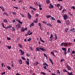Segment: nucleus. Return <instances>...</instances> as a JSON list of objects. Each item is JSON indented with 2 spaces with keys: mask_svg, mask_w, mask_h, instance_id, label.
I'll return each instance as SVG.
<instances>
[{
  "mask_svg": "<svg viewBox=\"0 0 75 75\" xmlns=\"http://www.w3.org/2000/svg\"><path fill=\"white\" fill-rule=\"evenodd\" d=\"M20 27H21V26H20V24L19 23H18L16 26V28L19 29Z\"/></svg>",
  "mask_w": 75,
  "mask_h": 75,
  "instance_id": "obj_1",
  "label": "nucleus"
},
{
  "mask_svg": "<svg viewBox=\"0 0 75 75\" xmlns=\"http://www.w3.org/2000/svg\"><path fill=\"white\" fill-rule=\"evenodd\" d=\"M75 28H73L72 29H71L69 31V32L71 33H74V32L75 31Z\"/></svg>",
  "mask_w": 75,
  "mask_h": 75,
  "instance_id": "obj_2",
  "label": "nucleus"
},
{
  "mask_svg": "<svg viewBox=\"0 0 75 75\" xmlns=\"http://www.w3.org/2000/svg\"><path fill=\"white\" fill-rule=\"evenodd\" d=\"M28 15L29 18V19H31V15L29 13H28Z\"/></svg>",
  "mask_w": 75,
  "mask_h": 75,
  "instance_id": "obj_3",
  "label": "nucleus"
},
{
  "mask_svg": "<svg viewBox=\"0 0 75 75\" xmlns=\"http://www.w3.org/2000/svg\"><path fill=\"white\" fill-rule=\"evenodd\" d=\"M69 20L67 19V20L66 21V25L67 26L69 24Z\"/></svg>",
  "mask_w": 75,
  "mask_h": 75,
  "instance_id": "obj_4",
  "label": "nucleus"
},
{
  "mask_svg": "<svg viewBox=\"0 0 75 75\" xmlns=\"http://www.w3.org/2000/svg\"><path fill=\"white\" fill-rule=\"evenodd\" d=\"M49 8H54V6L53 5H52L51 4H50V6H49Z\"/></svg>",
  "mask_w": 75,
  "mask_h": 75,
  "instance_id": "obj_5",
  "label": "nucleus"
},
{
  "mask_svg": "<svg viewBox=\"0 0 75 75\" xmlns=\"http://www.w3.org/2000/svg\"><path fill=\"white\" fill-rule=\"evenodd\" d=\"M19 51H20L21 52V55H24V51H23V50H19Z\"/></svg>",
  "mask_w": 75,
  "mask_h": 75,
  "instance_id": "obj_6",
  "label": "nucleus"
},
{
  "mask_svg": "<svg viewBox=\"0 0 75 75\" xmlns=\"http://www.w3.org/2000/svg\"><path fill=\"white\" fill-rule=\"evenodd\" d=\"M50 38L51 39V40L50 39V41H52V40L53 39V35L52 34H51V35Z\"/></svg>",
  "mask_w": 75,
  "mask_h": 75,
  "instance_id": "obj_7",
  "label": "nucleus"
},
{
  "mask_svg": "<svg viewBox=\"0 0 75 75\" xmlns=\"http://www.w3.org/2000/svg\"><path fill=\"white\" fill-rule=\"evenodd\" d=\"M67 68L69 71H71V67L69 65H67Z\"/></svg>",
  "mask_w": 75,
  "mask_h": 75,
  "instance_id": "obj_8",
  "label": "nucleus"
},
{
  "mask_svg": "<svg viewBox=\"0 0 75 75\" xmlns=\"http://www.w3.org/2000/svg\"><path fill=\"white\" fill-rule=\"evenodd\" d=\"M40 49L41 50H42V51H46V50L44 49V48L42 47V48H40Z\"/></svg>",
  "mask_w": 75,
  "mask_h": 75,
  "instance_id": "obj_9",
  "label": "nucleus"
},
{
  "mask_svg": "<svg viewBox=\"0 0 75 75\" xmlns=\"http://www.w3.org/2000/svg\"><path fill=\"white\" fill-rule=\"evenodd\" d=\"M64 19H67L68 18V16L67 15H65L64 16Z\"/></svg>",
  "mask_w": 75,
  "mask_h": 75,
  "instance_id": "obj_10",
  "label": "nucleus"
},
{
  "mask_svg": "<svg viewBox=\"0 0 75 75\" xmlns=\"http://www.w3.org/2000/svg\"><path fill=\"white\" fill-rule=\"evenodd\" d=\"M64 45L65 46V47H67L68 46V44L67 43L64 42Z\"/></svg>",
  "mask_w": 75,
  "mask_h": 75,
  "instance_id": "obj_11",
  "label": "nucleus"
},
{
  "mask_svg": "<svg viewBox=\"0 0 75 75\" xmlns=\"http://www.w3.org/2000/svg\"><path fill=\"white\" fill-rule=\"evenodd\" d=\"M18 62H19L20 64H23L22 60H21V59H20L19 60H18Z\"/></svg>",
  "mask_w": 75,
  "mask_h": 75,
  "instance_id": "obj_12",
  "label": "nucleus"
},
{
  "mask_svg": "<svg viewBox=\"0 0 75 75\" xmlns=\"http://www.w3.org/2000/svg\"><path fill=\"white\" fill-rule=\"evenodd\" d=\"M25 31V29L23 28L22 27L21 29V32H24Z\"/></svg>",
  "mask_w": 75,
  "mask_h": 75,
  "instance_id": "obj_13",
  "label": "nucleus"
},
{
  "mask_svg": "<svg viewBox=\"0 0 75 75\" xmlns=\"http://www.w3.org/2000/svg\"><path fill=\"white\" fill-rule=\"evenodd\" d=\"M49 60H50V62L52 63V65H53L54 64V63L52 62V59H51L50 58H49Z\"/></svg>",
  "mask_w": 75,
  "mask_h": 75,
  "instance_id": "obj_14",
  "label": "nucleus"
},
{
  "mask_svg": "<svg viewBox=\"0 0 75 75\" xmlns=\"http://www.w3.org/2000/svg\"><path fill=\"white\" fill-rule=\"evenodd\" d=\"M67 73H68V75H74L73 74L72 72H71V73H70L68 72H67Z\"/></svg>",
  "mask_w": 75,
  "mask_h": 75,
  "instance_id": "obj_15",
  "label": "nucleus"
},
{
  "mask_svg": "<svg viewBox=\"0 0 75 75\" xmlns=\"http://www.w3.org/2000/svg\"><path fill=\"white\" fill-rule=\"evenodd\" d=\"M46 17L47 18H51V15H48L46 16Z\"/></svg>",
  "mask_w": 75,
  "mask_h": 75,
  "instance_id": "obj_16",
  "label": "nucleus"
},
{
  "mask_svg": "<svg viewBox=\"0 0 75 75\" xmlns=\"http://www.w3.org/2000/svg\"><path fill=\"white\" fill-rule=\"evenodd\" d=\"M40 39L41 41H42V42H43V43H45V41H44V40H42L41 39V37L40 38Z\"/></svg>",
  "mask_w": 75,
  "mask_h": 75,
  "instance_id": "obj_17",
  "label": "nucleus"
},
{
  "mask_svg": "<svg viewBox=\"0 0 75 75\" xmlns=\"http://www.w3.org/2000/svg\"><path fill=\"white\" fill-rule=\"evenodd\" d=\"M40 48H39L38 47H37L36 48V50L38 51H40Z\"/></svg>",
  "mask_w": 75,
  "mask_h": 75,
  "instance_id": "obj_18",
  "label": "nucleus"
},
{
  "mask_svg": "<svg viewBox=\"0 0 75 75\" xmlns=\"http://www.w3.org/2000/svg\"><path fill=\"white\" fill-rule=\"evenodd\" d=\"M50 3V0H47L46 1V3L47 4H48V3Z\"/></svg>",
  "mask_w": 75,
  "mask_h": 75,
  "instance_id": "obj_19",
  "label": "nucleus"
},
{
  "mask_svg": "<svg viewBox=\"0 0 75 75\" xmlns=\"http://www.w3.org/2000/svg\"><path fill=\"white\" fill-rule=\"evenodd\" d=\"M63 71L64 72H68V71H67V70L65 69H64L63 70Z\"/></svg>",
  "mask_w": 75,
  "mask_h": 75,
  "instance_id": "obj_20",
  "label": "nucleus"
},
{
  "mask_svg": "<svg viewBox=\"0 0 75 75\" xmlns=\"http://www.w3.org/2000/svg\"><path fill=\"white\" fill-rule=\"evenodd\" d=\"M7 68H8V69H9V70H11V68L9 66L7 67Z\"/></svg>",
  "mask_w": 75,
  "mask_h": 75,
  "instance_id": "obj_21",
  "label": "nucleus"
},
{
  "mask_svg": "<svg viewBox=\"0 0 75 75\" xmlns=\"http://www.w3.org/2000/svg\"><path fill=\"white\" fill-rule=\"evenodd\" d=\"M12 31H15V28H14V27L12 28Z\"/></svg>",
  "mask_w": 75,
  "mask_h": 75,
  "instance_id": "obj_22",
  "label": "nucleus"
},
{
  "mask_svg": "<svg viewBox=\"0 0 75 75\" xmlns=\"http://www.w3.org/2000/svg\"><path fill=\"white\" fill-rule=\"evenodd\" d=\"M68 28H66V29H65V32H66V33H67V32H68Z\"/></svg>",
  "mask_w": 75,
  "mask_h": 75,
  "instance_id": "obj_23",
  "label": "nucleus"
},
{
  "mask_svg": "<svg viewBox=\"0 0 75 75\" xmlns=\"http://www.w3.org/2000/svg\"><path fill=\"white\" fill-rule=\"evenodd\" d=\"M55 40H56L57 39V35H56V34H55Z\"/></svg>",
  "mask_w": 75,
  "mask_h": 75,
  "instance_id": "obj_24",
  "label": "nucleus"
},
{
  "mask_svg": "<svg viewBox=\"0 0 75 75\" xmlns=\"http://www.w3.org/2000/svg\"><path fill=\"white\" fill-rule=\"evenodd\" d=\"M57 22L58 23H61V22L59 20H58L57 21Z\"/></svg>",
  "mask_w": 75,
  "mask_h": 75,
  "instance_id": "obj_25",
  "label": "nucleus"
},
{
  "mask_svg": "<svg viewBox=\"0 0 75 75\" xmlns=\"http://www.w3.org/2000/svg\"><path fill=\"white\" fill-rule=\"evenodd\" d=\"M40 73L41 74H43V75H46V73L44 72H41Z\"/></svg>",
  "mask_w": 75,
  "mask_h": 75,
  "instance_id": "obj_26",
  "label": "nucleus"
},
{
  "mask_svg": "<svg viewBox=\"0 0 75 75\" xmlns=\"http://www.w3.org/2000/svg\"><path fill=\"white\" fill-rule=\"evenodd\" d=\"M26 64L28 65H29V62H27V61H25Z\"/></svg>",
  "mask_w": 75,
  "mask_h": 75,
  "instance_id": "obj_27",
  "label": "nucleus"
},
{
  "mask_svg": "<svg viewBox=\"0 0 75 75\" xmlns=\"http://www.w3.org/2000/svg\"><path fill=\"white\" fill-rule=\"evenodd\" d=\"M38 25L39 26L40 28H41V23H39Z\"/></svg>",
  "mask_w": 75,
  "mask_h": 75,
  "instance_id": "obj_28",
  "label": "nucleus"
},
{
  "mask_svg": "<svg viewBox=\"0 0 75 75\" xmlns=\"http://www.w3.org/2000/svg\"><path fill=\"white\" fill-rule=\"evenodd\" d=\"M4 21L5 22V23H8L6 19H4Z\"/></svg>",
  "mask_w": 75,
  "mask_h": 75,
  "instance_id": "obj_29",
  "label": "nucleus"
},
{
  "mask_svg": "<svg viewBox=\"0 0 75 75\" xmlns=\"http://www.w3.org/2000/svg\"><path fill=\"white\" fill-rule=\"evenodd\" d=\"M12 14L14 15H15V16H16V13L14 12H13Z\"/></svg>",
  "mask_w": 75,
  "mask_h": 75,
  "instance_id": "obj_30",
  "label": "nucleus"
},
{
  "mask_svg": "<svg viewBox=\"0 0 75 75\" xmlns=\"http://www.w3.org/2000/svg\"><path fill=\"white\" fill-rule=\"evenodd\" d=\"M7 47H8V49H11V46H7Z\"/></svg>",
  "mask_w": 75,
  "mask_h": 75,
  "instance_id": "obj_31",
  "label": "nucleus"
},
{
  "mask_svg": "<svg viewBox=\"0 0 75 75\" xmlns=\"http://www.w3.org/2000/svg\"><path fill=\"white\" fill-rule=\"evenodd\" d=\"M59 6H60V4H57V7L58 8V7H59Z\"/></svg>",
  "mask_w": 75,
  "mask_h": 75,
  "instance_id": "obj_32",
  "label": "nucleus"
},
{
  "mask_svg": "<svg viewBox=\"0 0 75 75\" xmlns=\"http://www.w3.org/2000/svg\"><path fill=\"white\" fill-rule=\"evenodd\" d=\"M71 8H73V10H75V7L74 6H73Z\"/></svg>",
  "mask_w": 75,
  "mask_h": 75,
  "instance_id": "obj_33",
  "label": "nucleus"
},
{
  "mask_svg": "<svg viewBox=\"0 0 75 75\" xmlns=\"http://www.w3.org/2000/svg\"><path fill=\"white\" fill-rule=\"evenodd\" d=\"M21 58L23 60H25V58H24V57H22Z\"/></svg>",
  "mask_w": 75,
  "mask_h": 75,
  "instance_id": "obj_34",
  "label": "nucleus"
},
{
  "mask_svg": "<svg viewBox=\"0 0 75 75\" xmlns=\"http://www.w3.org/2000/svg\"><path fill=\"white\" fill-rule=\"evenodd\" d=\"M69 15H70L71 16H73V15H72V14H71V13L70 12H69Z\"/></svg>",
  "mask_w": 75,
  "mask_h": 75,
  "instance_id": "obj_35",
  "label": "nucleus"
},
{
  "mask_svg": "<svg viewBox=\"0 0 75 75\" xmlns=\"http://www.w3.org/2000/svg\"><path fill=\"white\" fill-rule=\"evenodd\" d=\"M34 4H35V5H37L38 4V3L37 2H35L34 3Z\"/></svg>",
  "mask_w": 75,
  "mask_h": 75,
  "instance_id": "obj_36",
  "label": "nucleus"
},
{
  "mask_svg": "<svg viewBox=\"0 0 75 75\" xmlns=\"http://www.w3.org/2000/svg\"><path fill=\"white\" fill-rule=\"evenodd\" d=\"M31 39L30 38L28 39V42L29 41H31Z\"/></svg>",
  "mask_w": 75,
  "mask_h": 75,
  "instance_id": "obj_37",
  "label": "nucleus"
},
{
  "mask_svg": "<svg viewBox=\"0 0 75 75\" xmlns=\"http://www.w3.org/2000/svg\"><path fill=\"white\" fill-rule=\"evenodd\" d=\"M7 40H11L10 38H9L8 37H7Z\"/></svg>",
  "mask_w": 75,
  "mask_h": 75,
  "instance_id": "obj_38",
  "label": "nucleus"
},
{
  "mask_svg": "<svg viewBox=\"0 0 75 75\" xmlns=\"http://www.w3.org/2000/svg\"><path fill=\"white\" fill-rule=\"evenodd\" d=\"M64 60H64V59H61V60H60V62H62V61H64Z\"/></svg>",
  "mask_w": 75,
  "mask_h": 75,
  "instance_id": "obj_39",
  "label": "nucleus"
},
{
  "mask_svg": "<svg viewBox=\"0 0 75 75\" xmlns=\"http://www.w3.org/2000/svg\"><path fill=\"white\" fill-rule=\"evenodd\" d=\"M60 8L59 9V10H61L62 9V6H60Z\"/></svg>",
  "mask_w": 75,
  "mask_h": 75,
  "instance_id": "obj_40",
  "label": "nucleus"
},
{
  "mask_svg": "<svg viewBox=\"0 0 75 75\" xmlns=\"http://www.w3.org/2000/svg\"><path fill=\"white\" fill-rule=\"evenodd\" d=\"M47 69V71L49 72H51V71H50V69Z\"/></svg>",
  "mask_w": 75,
  "mask_h": 75,
  "instance_id": "obj_41",
  "label": "nucleus"
},
{
  "mask_svg": "<svg viewBox=\"0 0 75 75\" xmlns=\"http://www.w3.org/2000/svg\"><path fill=\"white\" fill-rule=\"evenodd\" d=\"M47 25H50V27H52V25H51V24H50V23H48V24H47Z\"/></svg>",
  "mask_w": 75,
  "mask_h": 75,
  "instance_id": "obj_42",
  "label": "nucleus"
},
{
  "mask_svg": "<svg viewBox=\"0 0 75 75\" xmlns=\"http://www.w3.org/2000/svg\"><path fill=\"white\" fill-rule=\"evenodd\" d=\"M35 16L36 17H38V14L37 13H36L35 14Z\"/></svg>",
  "mask_w": 75,
  "mask_h": 75,
  "instance_id": "obj_43",
  "label": "nucleus"
},
{
  "mask_svg": "<svg viewBox=\"0 0 75 75\" xmlns=\"http://www.w3.org/2000/svg\"><path fill=\"white\" fill-rule=\"evenodd\" d=\"M4 74H6V72H3V73H1V75H4Z\"/></svg>",
  "mask_w": 75,
  "mask_h": 75,
  "instance_id": "obj_44",
  "label": "nucleus"
},
{
  "mask_svg": "<svg viewBox=\"0 0 75 75\" xmlns=\"http://www.w3.org/2000/svg\"><path fill=\"white\" fill-rule=\"evenodd\" d=\"M19 46L20 48H22V46L21 45H19Z\"/></svg>",
  "mask_w": 75,
  "mask_h": 75,
  "instance_id": "obj_45",
  "label": "nucleus"
},
{
  "mask_svg": "<svg viewBox=\"0 0 75 75\" xmlns=\"http://www.w3.org/2000/svg\"><path fill=\"white\" fill-rule=\"evenodd\" d=\"M44 55L45 56V57H46V58H47V55H46L45 53H44Z\"/></svg>",
  "mask_w": 75,
  "mask_h": 75,
  "instance_id": "obj_46",
  "label": "nucleus"
},
{
  "mask_svg": "<svg viewBox=\"0 0 75 75\" xmlns=\"http://www.w3.org/2000/svg\"><path fill=\"white\" fill-rule=\"evenodd\" d=\"M43 68H44L45 69H46L47 68V67H46V66H44V67H43Z\"/></svg>",
  "mask_w": 75,
  "mask_h": 75,
  "instance_id": "obj_47",
  "label": "nucleus"
},
{
  "mask_svg": "<svg viewBox=\"0 0 75 75\" xmlns=\"http://www.w3.org/2000/svg\"><path fill=\"white\" fill-rule=\"evenodd\" d=\"M66 49V48H62V50H63V51H65V50Z\"/></svg>",
  "mask_w": 75,
  "mask_h": 75,
  "instance_id": "obj_48",
  "label": "nucleus"
},
{
  "mask_svg": "<svg viewBox=\"0 0 75 75\" xmlns=\"http://www.w3.org/2000/svg\"><path fill=\"white\" fill-rule=\"evenodd\" d=\"M3 15H7V13H6V12H4V13H3Z\"/></svg>",
  "mask_w": 75,
  "mask_h": 75,
  "instance_id": "obj_49",
  "label": "nucleus"
},
{
  "mask_svg": "<svg viewBox=\"0 0 75 75\" xmlns=\"http://www.w3.org/2000/svg\"><path fill=\"white\" fill-rule=\"evenodd\" d=\"M33 23H37V22H38V21H33Z\"/></svg>",
  "mask_w": 75,
  "mask_h": 75,
  "instance_id": "obj_50",
  "label": "nucleus"
},
{
  "mask_svg": "<svg viewBox=\"0 0 75 75\" xmlns=\"http://www.w3.org/2000/svg\"><path fill=\"white\" fill-rule=\"evenodd\" d=\"M31 25H32V26H33L34 25V24L33 23H32V24H31Z\"/></svg>",
  "mask_w": 75,
  "mask_h": 75,
  "instance_id": "obj_51",
  "label": "nucleus"
},
{
  "mask_svg": "<svg viewBox=\"0 0 75 75\" xmlns=\"http://www.w3.org/2000/svg\"><path fill=\"white\" fill-rule=\"evenodd\" d=\"M36 65H38V62H36Z\"/></svg>",
  "mask_w": 75,
  "mask_h": 75,
  "instance_id": "obj_52",
  "label": "nucleus"
},
{
  "mask_svg": "<svg viewBox=\"0 0 75 75\" xmlns=\"http://www.w3.org/2000/svg\"><path fill=\"white\" fill-rule=\"evenodd\" d=\"M12 27V26L11 25H10L8 27V28H11Z\"/></svg>",
  "mask_w": 75,
  "mask_h": 75,
  "instance_id": "obj_53",
  "label": "nucleus"
},
{
  "mask_svg": "<svg viewBox=\"0 0 75 75\" xmlns=\"http://www.w3.org/2000/svg\"><path fill=\"white\" fill-rule=\"evenodd\" d=\"M1 10H2L3 11H5L4 9L3 8L1 9Z\"/></svg>",
  "mask_w": 75,
  "mask_h": 75,
  "instance_id": "obj_54",
  "label": "nucleus"
},
{
  "mask_svg": "<svg viewBox=\"0 0 75 75\" xmlns=\"http://www.w3.org/2000/svg\"><path fill=\"white\" fill-rule=\"evenodd\" d=\"M14 8H16V9H17V10H18V7H16L15 6H14Z\"/></svg>",
  "mask_w": 75,
  "mask_h": 75,
  "instance_id": "obj_55",
  "label": "nucleus"
},
{
  "mask_svg": "<svg viewBox=\"0 0 75 75\" xmlns=\"http://www.w3.org/2000/svg\"><path fill=\"white\" fill-rule=\"evenodd\" d=\"M57 71V73H58V74L60 73V72H59V70H58Z\"/></svg>",
  "mask_w": 75,
  "mask_h": 75,
  "instance_id": "obj_56",
  "label": "nucleus"
},
{
  "mask_svg": "<svg viewBox=\"0 0 75 75\" xmlns=\"http://www.w3.org/2000/svg\"><path fill=\"white\" fill-rule=\"evenodd\" d=\"M42 22L43 23H45V24H46V23H47L46 22L44 21H43Z\"/></svg>",
  "mask_w": 75,
  "mask_h": 75,
  "instance_id": "obj_57",
  "label": "nucleus"
},
{
  "mask_svg": "<svg viewBox=\"0 0 75 75\" xmlns=\"http://www.w3.org/2000/svg\"><path fill=\"white\" fill-rule=\"evenodd\" d=\"M19 23L20 24H23V22H19Z\"/></svg>",
  "mask_w": 75,
  "mask_h": 75,
  "instance_id": "obj_58",
  "label": "nucleus"
},
{
  "mask_svg": "<svg viewBox=\"0 0 75 75\" xmlns=\"http://www.w3.org/2000/svg\"><path fill=\"white\" fill-rule=\"evenodd\" d=\"M33 34V32H30V33H29V35H31V34Z\"/></svg>",
  "mask_w": 75,
  "mask_h": 75,
  "instance_id": "obj_59",
  "label": "nucleus"
},
{
  "mask_svg": "<svg viewBox=\"0 0 75 75\" xmlns=\"http://www.w3.org/2000/svg\"><path fill=\"white\" fill-rule=\"evenodd\" d=\"M46 64H47V63H45L43 64V65H46Z\"/></svg>",
  "mask_w": 75,
  "mask_h": 75,
  "instance_id": "obj_60",
  "label": "nucleus"
},
{
  "mask_svg": "<svg viewBox=\"0 0 75 75\" xmlns=\"http://www.w3.org/2000/svg\"><path fill=\"white\" fill-rule=\"evenodd\" d=\"M12 21L13 22V23H15V20L13 19Z\"/></svg>",
  "mask_w": 75,
  "mask_h": 75,
  "instance_id": "obj_61",
  "label": "nucleus"
},
{
  "mask_svg": "<svg viewBox=\"0 0 75 75\" xmlns=\"http://www.w3.org/2000/svg\"><path fill=\"white\" fill-rule=\"evenodd\" d=\"M64 55H66V54H67V52L66 51H65L64 52Z\"/></svg>",
  "mask_w": 75,
  "mask_h": 75,
  "instance_id": "obj_62",
  "label": "nucleus"
},
{
  "mask_svg": "<svg viewBox=\"0 0 75 75\" xmlns=\"http://www.w3.org/2000/svg\"><path fill=\"white\" fill-rule=\"evenodd\" d=\"M75 51H74V50H73L72 51V54H75Z\"/></svg>",
  "mask_w": 75,
  "mask_h": 75,
  "instance_id": "obj_63",
  "label": "nucleus"
},
{
  "mask_svg": "<svg viewBox=\"0 0 75 75\" xmlns=\"http://www.w3.org/2000/svg\"><path fill=\"white\" fill-rule=\"evenodd\" d=\"M52 75H57L56 74H55V73H52Z\"/></svg>",
  "mask_w": 75,
  "mask_h": 75,
  "instance_id": "obj_64",
  "label": "nucleus"
}]
</instances>
